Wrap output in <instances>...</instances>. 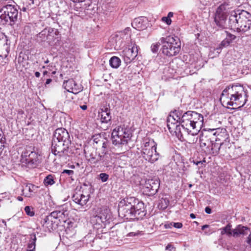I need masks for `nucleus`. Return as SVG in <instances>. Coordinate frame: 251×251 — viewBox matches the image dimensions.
Returning <instances> with one entry per match:
<instances>
[{"label": "nucleus", "mask_w": 251, "mask_h": 251, "mask_svg": "<svg viewBox=\"0 0 251 251\" xmlns=\"http://www.w3.org/2000/svg\"><path fill=\"white\" fill-rule=\"evenodd\" d=\"M71 144V139L68 131L64 128H58L53 133L51 151L60 161L66 162L69 160L71 153L69 149Z\"/></svg>", "instance_id": "f257e3e1"}, {"label": "nucleus", "mask_w": 251, "mask_h": 251, "mask_svg": "<svg viewBox=\"0 0 251 251\" xmlns=\"http://www.w3.org/2000/svg\"><path fill=\"white\" fill-rule=\"evenodd\" d=\"M141 153L146 160L151 163L157 161L159 157V154L156 151V145L153 140L144 143Z\"/></svg>", "instance_id": "6e6552de"}, {"label": "nucleus", "mask_w": 251, "mask_h": 251, "mask_svg": "<svg viewBox=\"0 0 251 251\" xmlns=\"http://www.w3.org/2000/svg\"><path fill=\"white\" fill-rule=\"evenodd\" d=\"M99 177L102 182H105L108 180L109 175L106 173H101L99 175Z\"/></svg>", "instance_id": "37998d69"}, {"label": "nucleus", "mask_w": 251, "mask_h": 251, "mask_svg": "<svg viewBox=\"0 0 251 251\" xmlns=\"http://www.w3.org/2000/svg\"><path fill=\"white\" fill-rule=\"evenodd\" d=\"M209 226L207 225H205L204 226H203L202 227H201V229L202 230H204L206 228H207Z\"/></svg>", "instance_id": "bf43d9fd"}, {"label": "nucleus", "mask_w": 251, "mask_h": 251, "mask_svg": "<svg viewBox=\"0 0 251 251\" xmlns=\"http://www.w3.org/2000/svg\"><path fill=\"white\" fill-rule=\"evenodd\" d=\"M246 242L247 244L251 247V234L248 237Z\"/></svg>", "instance_id": "8fccbe9b"}, {"label": "nucleus", "mask_w": 251, "mask_h": 251, "mask_svg": "<svg viewBox=\"0 0 251 251\" xmlns=\"http://www.w3.org/2000/svg\"><path fill=\"white\" fill-rule=\"evenodd\" d=\"M17 199L19 201H23V199L22 197L21 196H18L17 198Z\"/></svg>", "instance_id": "e2e57ef3"}, {"label": "nucleus", "mask_w": 251, "mask_h": 251, "mask_svg": "<svg viewBox=\"0 0 251 251\" xmlns=\"http://www.w3.org/2000/svg\"><path fill=\"white\" fill-rule=\"evenodd\" d=\"M146 184V188H159L160 181L157 178L150 179L148 180Z\"/></svg>", "instance_id": "a878e982"}, {"label": "nucleus", "mask_w": 251, "mask_h": 251, "mask_svg": "<svg viewBox=\"0 0 251 251\" xmlns=\"http://www.w3.org/2000/svg\"><path fill=\"white\" fill-rule=\"evenodd\" d=\"M35 75L37 77H39L40 76V73L39 72H36L35 73Z\"/></svg>", "instance_id": "13d9d810"}, {"label": "nucleus", "mask_w": 251, "mask_h": 251, "mask_svg": "<svg viewBox=\"0 0 251 251\" xmlns=\"http://www.w3.org/2000/svg\"><path fill=\"white\" fill-rule=\"evenodd\" d=\"M226 39L230 43H231L232 41L236 39V36L230 33H228L227 32H226Z\"/></svg>", "instance_id": "a19ab883"}, {"label": "nucleus", "mask_w": 251, "mask_h": 251, "mask_svg": "<svg viewBox=\"0 0 251 251\" xmlns=\"http://www.w3.org/2000/svg\"><path fill=\"white\" fill-rule=\"evenodd\" d=\"M167 127L168 129L173 128L174 129V126L176 125H178L179 122L178 121L175 120L173 117H172L170 115L168 117L167 119Z\"/></svg>", "instance_id": "c85d7f7f"}, {"label": "nucleus", "mask_w": 251, "mask_h": 251, "mask_svg": "<svg viewBox=\"0 0 251 251\" xmlns=\"http://www.w3.org/2000/svg\"><path fill=\"white\" fill-rule=\"evenodd\" d=\"M192 117V124H193V131L192 135H196L200 131L203 125V117L202 115L195 111H190Z\"/></svg>", "instance_id": "4468645a"}, {"label": "nucleus", "mask_w": 251, "mask_h": 251, "mask_svg": "<svg viewBox=\"0 0 251 251\" xmlns=\"http://www.w3.org/2000/svg\"><path fill=\"white\" fill-rule=\"evenodd\" d=\"M22 187L23 188H31L32 187L33 188L34 185L31 183H29L27 182H24L23 183Z\"/></svg>", "instance_id": "49530a36"}, {"label": "nucleus", "mask_w": 251, "mask_h": 251, "mask_svg": "<svg viewBox=\"0 0 251 251\" xmlns=\"http://www.w3.org/2000/svg\"><path fill=\"white\" fill-rule=\"evenodd\" d=\"M183 114V113L182 111L175 110V111L171 112L170 115L175 119V120L178 121L179 124H180Z\"/></svg>", "instance_id": "c756f323"}, {"label": "nucleus", "mask_w": 251, "mask_h": 251, "mask_svg": "<svg viewBox=\"0 0 251 251\" xmlns=\"http://www.w3.org/2000/svg\"><path fill=\"white\" fill-rule=\"evenodd\" d=\"M114 161V158L112 154L107 151L106 148H105L99 164H101L107 170H110L113 168Z\"/></svg>", "instance_id": "a211bd4d"}, {"label": "nucleus", "mask_w": 251, "mask_h": 251, "mask_svg": "<svg viewBox=\"0 0 251 251\" xmlns=\"http://www.w3.org/2000/svg\"><path fill=\"white\" fill-rule=\"evenodd\" d=\"M80 108L83 110H86L87 108V106L86 105H81L80 106Z\"/></svg>", "instance_id": "5fc2aeb1"}, {"label": "nucleus", "mask_w": 251, "mask_h": 251, "mask_svg": "<svg viewBox=\"0 0 251 251\" xmlns=\"http://www.w3.org/2000/svg\"><path fill=\"white\" fill-rule=\"evenodd\" d=\"M213 131H214V130L209 129L204 132H202L200 138V147L206 153L210 151L209 148L212 142L216 141V137L214 136V133H213Z\"/></svg>", "instance_id": "1a4fd4ad"}, {"label": "nucleus", "mask_w": 251, "mask_h": 251, "mask_svg": "<svg viewBox=\"0 0 251 251\" xmlns=\"http://www.w3.org/2000/svg\"><path fill=\"white\" fill-rule=\"evenodd\" d=\"M89 195H85L83 194H78V195H74L73 196V201L76 203L81 205H84L86 204L89 200Z\"/></svg>", "instance_id": "4be33fe9"}, {"label": "nucleus", "mask_w": 251, "mask_h": 251, "mask_svg": "<svg viewBox=\"0 0 251 251\" xmlns=\"http://www.w3.org/2000/svg\"><path fill=\"white\" fill-rule=\"evenodd\" d=\"M173 15H174V14H173V12H170L168 13V16H167V17H169V18H170H170H171V17H173Z\"/></svg>", "instance_id": "4d7b16f0"}, {"label": "nucleus", "mask_w": 251, "mask_h": 251, "mask_svg": "<svg viewBox=\"0 0 251 251\" xmlns=\"http://www.w3.org/2000/svg\"><path fill=\"white\" fill-rule=\"evenodd\" d=\"M164 201H165V202L166 203V205H165V207H166L167 206V205H168V203H169V201H166V200H164Z\"/></svg>", "instance_id": "774afa93"}, {"label": "nucleus", "mask_w": 251, "mask_h": 251, "mask_svg": "<svg viewBox=\"0 0 251 251\" xmlns=\"http://www.w3.org/2000/svg\"><path fill=\"white\" fill-rule=\"evenodd\" d=\"M190 216L192 219H195L196 218L195 215L193 213L190 214Z\"/></svg>", "instance_id": "680f3d73"}, {"label": "nucleus", "mask_w": 251, "mask_h": 251, "mask_svg": "<svg viewBox=\"0 0 251 251\" xmlns=\"http://www.w3.org/2000/svg\"><path fill=\"white\" fill-rule=\"evenodd\" d=\"M171 225L176 228H180L182 226V224L181 223H171Z\"/></svg>", "instance_id": "09e8293b"}, {"label": "nucleus", "mask_w": 251, "mask_h": 251, "mask_svg": "<svg viewBox=\"0 0 251 251\" xmlns=\"http://www.w3.org/2000/svg\"><path fill=\"white\" fill-rule=\"evenodd\" d=\"M135 235L136 234L134 232H130L128 234V236H135Z\"/></svg>", "instance_id": "052dcab7"}, {"label": "nucleus", "mask_w": 251, "mask_h": 251, "mask_svg": "<svg viewBox=\"0 0 251 251\" xmlns=\"http://www.w3.org/2000/svg\"><path fill=\"white\" fill-rule=\"evenodd\" d=\"M247 92L241 85L226 87L223 91L220 101L223 105L233 106L236 109L243 106L247 101Z\"/></svg>", "instance_id": "7ed1b4c3"}, {"label": "nucleus", "mask_w": 251, "mask_h": 251, "mask_svg": "<svg viewBox=\"0 0 251 251\" xmlns=\"http://www.w3.org/2000/svg\"><path fill=\"white\" fill-rule=\"evenodd\" d=\"M33 238L32 239L31 241H30V243H29L28 245V247L30 249L33 248L32 250H34L35 248V242L36 240V238L35 235L33 236Z\"/></svg>", "instance_id": "c03bdc74"}, {"label": "nucleus", "mask_w": 251, "mask_h": 251, "mask_svg": "<svg viewBox=\"0 0 251 251\" xmlns=\"http://www.w3.org/2000/svg\"><path fill=\"white\" fill-rule=\"evenodd\" d=\"M162 21L165 22L167 25H170L171 24L172 21L171 19L167 17H163L162 18Z\"/></svg>", "instance_id": "de8ad7c7"}, {"label": "nucleus", "mask_w": 251, "mask_h": 251, "mask_svg": "<svg viewBox=\"0 0 251 251\" xmlns=\"http://www.w3.org/2000/svg\"><path fill=\"white\" fill-rule=\"evenodd\" d=\"M130 136V134L128 132V131L126 129H125L124 134L122 137L123 139H125L126 140V144L128 142V140Z\"/></svg>", "instance_id": "a18cd8bd"}, {"label": "nucleus", "mask_w": 251, "mask_h": 251, "mask_svg": "<svg viewBox=\"0 0 251 251\" xmlns=\"http://www.w3.org/2000/svg\"><path fill=\"white\" fill-rule=\"evenodd\" d=\"M197 139H198V138H196V139H195V138H194V139H193L192 143H196V142L197 141Z\"/></svg>", "instance_id": "69168bd1"}, {"label": "nucleus", "mask_w": 251, "mask_h": 251, "mask_svg": "<svg viewBox=\"0 0 251 251\" xmlns=\"http://www.w3.org/2000/svg\"><path fill=\"white\" fill-rule=\"evenodd\" d=\"M162 44L161 51L163 54L168 57L177 55L180 50L181 44L177 37L168 36L160 39Z\"/></svg>", "instance_id": "39448f33"}, {"label": "nucleus", "mask_w": 251, "mask_h": 251, "mask_svg": "<svg viewBox=\"0 0 251 251\" xmlns=\"http://www.w3.org/2000/svg\"><path fill=\"white\" fill-rule=\"evenodd\" d=\"M229 25L239 31L246 32L251 25V14L245 10L232 13L229 18Z\"/></svg>", "instance_id": "20e7f679"}, {"label": "nucleus", "mask_w": 251, "mask_h": 251, "mask_svg": "<svg viewBox=\"0 0 251 251\" xmlns=\"http://www.w3.org/2000/svg\"><path fill=\"white\" fill-rule=\"evenodd\" d=\"M57 211L51 212L50 215L47 216L45 218V223H47L48 221H51L52 219L56 220L58 219Z\"/></svg>", "instance_id": "72a5a7b5"}, {"label": "nucleus", "mask_w": 251, "mask_h": 251, "mask_svg": "<svg viewBox=\"0 0 251 251\" xmlns=\"http://www.w3.org/2000/svg\"><path fill=\"white\" fill-rule=\"evenodd\" d=\"M174 128H169V130L171 133H175L176 136L179 139H181L182 137V133L181 131V128L183 129L182 126V124H179L178 125H176L174 126Z\"/></svg>", "instance_id": "bb28decb"}, {"label": "nucleus", "mask_w": 251, "mask_h": 251, "mask_svg": "<svg viewBox=\"0 0 251 251\" xmlns=\"http://www.w3.org/2000/svg\"><path fill=\"white\" fill-rule=\"evenodd\" d=\"M205 212L207 214H210L211 213V209L209 207H206L205 208Z\"/></svg>", "instance_id": "603ef678"}, {"label": "nucleus", "mask_w": 251, "mask_h": 251, "mask_svg": "<svg viewBox=\"0 0 251 251\" xmlns=\"http://www.w3.org/2000/svg\"><path fill=\"white\" fill-rule=\"evenodd\" d=\"M220 230H221L222 235L226 234L228 236L232 235V231H231V225L230 224L227 225L225 227L221 228Z\"/></svg>", "instance_id": "7c9ffc66"}, {"label": "nucleus", "mask_w": 251, "mask_h": 251, "mask_svg": "<svg viewBox=\"0 0 251 251\" xmlns=\"http://www.w3.org/2000/svg\"><path fill=\"white\" fill-rule=\"evenodd\" d=\"M227 3L221 4L217 9L215 14L214 21L217 26L220 28H225L226 19V7Z\"/></svg>", "instance_id": "f8f14e48"}, {"label": "nucleus", "mask_w": 251, "mask_h": 251, "mask_svg": "<svg viewBox=\"0 0 251 251\" xmlns=\"http://www.w3.org/2000/svg\"><path fill=\"white\" fill-rule=\"evenodd\" d=\"M130 46L131 48H126L122 52V56L126 64L130 63L132 62L138 54L137 47L131 41Z\"/></svg>", "instance_id": "ddd939ff"}, {"label": "nucleus", "mask_w": 251, "mask_h": 251, "mask_svg": "<svg viewBox=\"0 0 251 251\" xmlns=\"http://www.w3.org/2000/svg\"><path fill=\"white\" fill-rule=\"evenodd\" d=\"M249 231H250L249 228L241 225H239L232 230V236L234 237H237L241 235H246L248 234Z\"/></svg>", "instance_id": "412c9836"}, {"label": "nucleus", "mask_w": 251, "mask_h": 251, "mask_svg": "<svg viewBox=\"0 0 251 251\" xmlns=\"http://www.w3.org/2000/svg\"><path fill=\"white\" fill-rule=\"evenodd\" d=\"M22 193L23 196L27 198L32 197L35 194L33 189H22Z\"/></svg>", "instance_id": "2f4dec72"}, {"label": "nucleus", "mask_w": 251, "mask_h": 251, "mask_svg": "<svg viewBox=\"0 0 251 251\" xmlns=\"http://www.w3.org/2000/svg\"><path fill=\"white\" fill-rule=\"evenodd\" d=\"M158 192V189H146L144 193H146V195L148 196H153Z\"/></svg>", "instance_id": "ea45409f"}, {"label": "nucleus", "mask_w": 251, "mask_h": 251, "mask_svg": "<svg viewBox=\"0 0 251 251\" xmlns=\"http://www.w3.org/2000/svg\"><path fill=\"white\" fill-rule=\"evenodd\" d=\"M65 174H67L72 180H74L76 177L75 176V177L74 176V172L72 170H64L62 172V175Z\"/></svg>", "instance_id": "4c0bfd02"}, {"label": "nucleus", "mask_w": 251, "mask_h": 251, "mask_svg": "<svg viewBox=\"0 0 251 251\" xmlns=\"http://www.w3.org/2000/svg\"><path fill=\"white\" fill-rule=\"evenodd\" d=\"M174 249L173 246L171 244H168L166 247V250L169 251H172Z\"/></svg>", "instance_id": "3c124183"}, {"label": "nucleus", "mask_w": 251, "mask_h": 251, "mask_svg": "<svg viewBox=\"0 0 251 251\" xmlns=\"http://www.w3.org/2000/svg\"><path fill=\"white\" fill-rule=\"evenodd\" d=\"M214 130L213 133L216 137V141H222L221 143V146H225L229 144V135L225 128L213 129Z\"/></svg>", "instance_id": "f3484780"}, {"label": "nucleus", "mask_w": 251, "mask_h": 251, "mask_svg": "<svg viewBox=\"0 0 251 251\" xmlns=\"http://www.w3.org/2000/svg\"><path fill=\"white\" fill-rule=\"evenodd\" d=\"M25 211L26 215L29 216H33L34 215V211L33 210V208L29 206H26L25 207Z\"/></svg>", "instance_id": "c9c22d12"}, {"label": "nucleus", "mask_w": 251, "mask_h": 251, "mask_svg": "<svg viewBox=\"0 0 251 251\" xmlns=\"http://www.w3.org/2000/svg\"><path fill=\"white\" fill-rule=\"evenodd\" d=\"M118 207L119 216L126 220L142 219L146 214L144 203L134 197L123 199Z\"/></svg>", "instance_id": "f03ea898"}, {"label": "nucleus", "mask_w": 251, "mask_h": 251, "mask_svg": "<svg viewBox=\"0 0 251 251\" xmlns=\"http://www.w3.org/2000/svg\"><path fill=\"white\" fill-rule=\"evenodd\" d=\"M131 33L129 28H126L124 31L117 32L112 37L111 40L115 44V48L117 49L121 48L125 44H128L130 39Z\"/></svg>", "instance_id": "9d476101"}, {"label": "nucleus", "mask_w": 251, "mask_h": 251, "mask_svg": "<svg viewBox=\"0 0 251 251\" xmlns=\"http://www.w3.org/2000/svg\"><path fill=\"white\" fill-rule=\"evenodd\" d=\"M132 26L138 30H142L146 28V25L141 18H136L132 23Z\"/></svg>", "instance_id": "b1692460"}, {"label": "nucleus", "mask_w": 251, "mask_h": 251, "mask_svg": "<svg viewBox=\"0 0 251 251\" xmlns=\"http://www.w3.org/2000/svg\"><path fill=\"white\" fill-rule=\"evenodd\" d=\"M230 44V43L225 38L220 44L219 48H216V50H221L222 48L229 46ZM217 52H219L218 51H217Z\"/></svg>", "instance_id": "e433bc0d"}, {"label": "nucleus", "mask_w": 251, "mask_h": 251, "mask_svg": "<svg viewBox=\"0 0 251 251\" xmlns=\"http://www.w3.org/2000/svg\"><path fill=\"white\" fill-rule=\"evenodd\" d=\"M52 81L51 79L49 78L47 79L46 82V84H49Z\"/></svg>", "instance_id": "6e6d98bb"}, {"label": "nucleus", "mask_w": 251, "mask_h": 251, "mask_svg": "<svg viewBox=\"0 0 251 251\" xmlns=\"http://www.w3.org/2000/svg\"><path fill=\"white\" fill-rule=\"evenodd\" d=\"M2 143H1L0 147V151H1V152H2V151L3 150V148H4V145H2Z\"/></svg>", "instance_id": "0e129e2a"}, {"label": "nucleus", "mask_w": 251, "mask_h": 251, "mask_svg": "<svg viewBox=\"0 0 251 251\" xmlns=\"http://www.w3.org/2000/svg\"><path fill=\"white\" fill-rule=\"evenodd\" d=\"M54 181L53 179V177L52 176L50 175L45 177L44 180V183L46 186H48L49 185H51L54 183Z\"/></svg>", "instance_id": "473e14b6"}, {"label": "nucleus", "mask_w": 251, "mask_h": 251, "mask_svg": "<svg viewBox=\"0 0 251 251\" xmlns=\"http://www.w3.org/2000/svg\"><path fill=\"white\" fill-rule=\"evenodd\" d=\"M224 146H221V143H217L216 142H212L210 146V151L207 152V154H217L221 148H223Z\"/></svg>", "instance_id": "393cba45"}, {"label": "nucleus", "mask_w": 251, "mask_h": 251, "mask_svg": "<svg viewBox=\"0 0 251 251\" xmlns=\"http://www.w3.org/2000/svg\"><path fill=\"white\" fill-rule=\"evenodd\" d=\"M18 10L17 7L7 4L0 9V25H14L17 21Z\"/></svg>", "instance_id": "423d86ee"}, {"label": "nucleus", "mask_w": 251, "mask_h": 251, "mask_svg": "<svg viewBox=\"0 0 251 251\" xmlns=\"http://www.w3.org/2000/svg\"><path fill=\"white\" fill-rule=\"evenodd\" d=\"M107 147V143L104 142L102 143L101 148L99 149H95L92 148L88 151L86 157L89 162L92 164H98L100 163V159L104 150Z\"/></svg>", "instance_id": "9b49d317"}, {"label": "nucleus", "mask_w": 251, "mask_h": 251, "mask_svg": "<svg viewBox=\"0 0 251 251\" xmlns=\"http://www.w3.org/2000/svg\"><path fill=\"white\" fill-rule=\"evenodd\" d=\"M125 129L122 127L118 126L116 127L112 132V139L113 144L117 145H126V140L123 139Z\"/></svg>", "instance_id": "2eb2a0df"}, {"label": "nucleus", "mask_w": 251, "mask_h": 251, "mask_svg": "<svg viewBox=\"0 0 251 251\" xmlns=\"http://www.w3.org/2000/svg\"><path fill=\"white\" fill-rule=\"evenodd\" d=\"M53 221H48L47 223H45V219L43 220V226L48 228L49 230L52 229L53 228Z\"/></svg>", "instance_id": "58836bf2"}, {"label": "nucleus", "mask_w": 251, "mask_h": 251, "mask_svg": "<svg viewBox=\"0 0 251 251\" xmlns=\"http://www.w3.org/2000/svg\"><path fill=\"white\" fill-rule=\"evenodd\" d=\"M63 86L67 91L75 94H77L82 90L81 86L78 85L73 79L64 81Z\"/></svg>", "instance_id": "6ab92c4d"}, {"label": "nucleus", "mask_w": 251, "mask_h": 251, "mask_svg": "<svg viewBox=\"0 0 251 251\" xmlns=\"http://www.w3.org/2000/svg\"><path fill=\"white\" fill-rule=\"evenodd\" d=\"M100 116V121L102 123L107 124L111 120V116L110 110L108 108H105L104 110L101 109L99 112Z\"/></svg>", "instance_id": "5701e85b"}, {"label": "nucleus", "mask_w": 251, "mask_h": 251, "mask_svg": "<svg viewBox=\"0 0 251 251\" xmlns=\"http://www.w3.org/2000/svg\"><path fill=\"white\" fill-rule=\"evenodd\" d=\"M172 226H173V225H171V223H170V224H166L165 225V227L166 228H171Z\"/></svg>", "instance_id": "864d4df0"}, {"label": "nucleus", "mask_w": 251, "mask_h": 251, "mask_svg": "<svg viewBox=\"0 0 251 251\" xmlns=\"http://www.w3.org/2000/svg\"><path fill=\"white\" fill-rule=\"evenodd\" d=\"M109 64L112 68H117L120 65L121 60L117 56H113L109 60Z\"/></svg>", "instance_id": "cd10ccee"}, {"label": "nucleus", "mask_w": 251, "mask_h": 251, "mask_svg": "<svg viewBox=\"0 0 251 251\" xmlns=\"http://www.w3.org/2000/svg\"><path fill=\"white\" fill-rule=\"evenodd\" d=\"M58 219L59 221H61V220H64L63 218L67 217L68 216L69 213H67V211H57Z\"/></svg>", "instance_id": "f704fd0d"}, {"label": "nucleus", "mask_w": 251, "mask_h": 251, "mask_svg": "<svg viewBox=\"0 0 251 251\" xmlns=\"http://www.w3.org/2000/svg\"><path fill=\"white\" fill-rule=\"evenodd\" d=\"M192 117L190 111H187L183 114L182 117H181L180 121V124H182V126L184 130H186L188 134L192 135V132L193 131L192 120Z\"/></svg>", "instance_id": "dca6fc26"}, {"label": "nucleus", "mask_w": 251, "mask_h": 251, "mask_svg": "<svg viewBox=\"0 0 251 251\" xmlns=\"http://www.w3.org/2000/svg\"><path fill=\"white\" fill-rule=\"evenodd\" d=\"M160 43L158 42L155 44H153L151 46V50L153 53H156L158 50L159 47Z\"/></svg>", "instance_id": "79ce46f5"}, {"label": "nucleus", "mask_w": 251, "mask_h": 251, "mask_svg": "<svg viewBox=\"0 0 251 251\" xmlns=\"http://www.w3.org/2000/svg\"><path fill=\"white\" fill-rule=\"evenodd\" d=\"M18 113L23 114L24 113V111L22 110H19L18 111Z\"/></svg>", "instance_id": "338daca9"}, {"label": "nucleus", "mask_w": 251, "mask_h": 251, "mask_svg": "<svg viewBox=\"0 0 251 251\" xmlns=\"http://www.w3.org/2000/svg\"><path fill=\"white\" fill-rule=\"evenodd\" d=\"M21 161L29 168H35L40 163V155L33 149L28 147L22 152Z\"/></svg>", "instance_id": "0eeeda50"}, {"label": "nucleus", "mask_w": 251, "mask_h": 251, "mask_svg": "<svg viewBox=\"0 0 251 251\" xmlns=\"http://www.w3.org/2000/svg\"><path fill=\"white\" fill-rule=\"evenodd\" d=\"M111 218L110 210L106 207L100 208L98 214L95 216L96 220L99 224L100 223H104Z\"/></svg>", "instance_id": "aec40b11"}]
</instances>
